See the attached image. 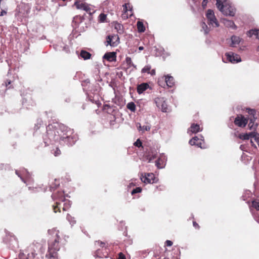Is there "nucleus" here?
I'll return each instance as SVG.
<instances>
[{
  "label": "nucleus",
  "mask_w": 259,
  "mask_h": 259,
  "mask_svg": "<svg viewBox=\"0 0 259 259\" xmlns=\"http://www.w3.org/2000/svg\"><path fill=\"white\" fill-rule=\"evenodd\" d=\"M47 135L42 138V142L37 146V148L49 146L52 141L58 142L61 144L63 138L66 135V133H72L70 128L61 123H57L54 126L49 124L48 127H47Z\"/></svg>",
  "instance_id": "obj_1"
},
{
  "label": "nucleus",
  "mask_w": 259,
  "mask_h": 259,
  "mask_svg": "<svg viewBox=\"0 0 259 259\" xmlns=\"http://www.w3.org/2000/svg\"><path fill=\"white\" fill-rule=\"evenodd\" d=\"M200 131H201V130H200V126L197 123H192L191 124L190 128L188 129V133H189L190 132H191L192 133H197Z\"/></svg>",
  "instance_id": "obj_17"
},
{
  "label": "nucleus",
  "mask_w": 259,
  "mask_h": 259,
  "mask_svg": "<svg viewBox=\"0 0 259 259\" xmlns=\"http://www.w3.org/2000/svg\"><path fill=\"white\" fill-rule=\"evenodd\" d=\"M42 122V120L41 119H37V123L35 124L34 129L35 131L38 130L40 126L41 123Z\"/></svg>",
  "instance_id": "obj_42"
},
{
  "label": "nucleus",
  "mask_w": 259,
  "mask_h": 259,
  "mask_svg": "<svg viewBox=\"0 0 259 259\" xmlns=\"http://www.w3.org/2000/svg\"><path fill=\"white\" fill-rule=\"evenodd\" d=\"M142 189L141 187H136V188H134V189H133V190L131 192V194L132 195H134L135 194L140 193L142 191Z\"/></svg>",
  "instance_id": "obj_38"
},
{
  "label": "nucleus",
  "mask_w": 259,
  "mask_h": 259,
  "mask_svg": "<svg viewBox=\"0 0 259 259\" xmlns=\"http://www.w3.org/2000/svg\"><path fill=\"white\" fill-rule=\"evenodd\" d=\"M173 259H180L181 251L179 248H174L172 250Z\"/></svg>",
  "instance_id": "obj_21"
},
{
  "label": "nucleus",
  "mask_w": 259,
  "mask_h": 259,
  "mask_svg": "<svg viewBox=\"0 0 259 259\" xmlns=\"http://www.w3.org/2000/svg\"><path fill=\"white\" fill-rule=\"evenodd\" d=\"M88 98H89V100L91 101V102H92V103H94L95 102L96 103V101H95L94 99H92L91 98H90L89 96H88Z\"/></svg>",
  "instance_id": "obj_64"
},
{
  "label": "nucleus",
  "mask_w": 259,
  "mask_h": 259,
  "mask_svg": "<svg viewBox=\"0 0 259 259\" xmlns=\"http://www.w3.org/2000/svg\"><path fill=\"white\" fill-rule=\"evenodd\" d=\"M134 145L136 147L138 148H143V146L142 145V142L140 139L137 140V141L134 143Z\"/></svg>",
  "instance_id": "obj_37"
},
{
  "label": "nucleus",
  "mask_w": 259,
  "mask_h": 259,
  "mask_svg": "<svg viewBox=\"0 0 259 259\" xmlns=\"http://www.w3.org/2000/svg\"><path fill=\"white\" fill-rule=\"evenodd\" d=\"M238 138L240 139H241V140H249V137H248V133H247L240 134L239 135V136H238Z\"/></svg>",
  "instance_id": "obj_32"
},
{
  "label": "nucleus",
  "mask_w": 259,
  "mask_h": 259,
  "mask_svg": "<svg viewBox=\"0 0 259 259\" xmlns=\"http://www.w3.org/2000/svg\"><path fill=\"white\" fill-rule=\"evenodd\" d=\"M250 144H251V145L252 146V147H253L256 149L257 148L256 145L253 143V142L252 141V140H250Z\"/></svg>",
  "instance_id": "obj_57"
},
{
  "label": "nucleus",
  "mask_w": 259,
  "mask_h": 259,
  "mask_svg": "<svg viewBox=\"0 0 259 259\" xmlns=\"http://www.w3.org/2000/svg\"><path fill=\"white\" fill-rule=\"evenodd\" d=\"M126 108L132 112H135L136 109V105L135 103L131 102L127 103Z\"/></svg>",
  "instance_id": "obj_29"
},
{
  "label": "nucleus",
  "mask_w": 259,
  "mask_h": 259,
  "mask_svg": "<svg viewBox=\"0 0 259 259\" xmlns=\"http://www.w3.org/2000/svg\"><path fill=\"white\" fill-rule=\"evenodd\" d=\"M248 35L250 37H251L253 35L256 36V38L259 37V29H251L249 30L248 31Z\"/></svg>",
  "instance_id": "obj_26"
},
{
  "label": "nucleus",
  "mask_w": 259,
  "mask_h": 259,
  "mask_svg": "<svg viewBox=\"0 0 259 259\" xmlns=\"http://www.w3.org/2000/svg\"><path fill=\"white\" fill-rule=\"evenodd\" d=\"M107 252H106L105 253H102V251L101 249H99L96 250L94 256L96 257L103 258L107 257Z\"/></svg>",
  "instance_id": "obj_23"
},
{
  "label": "nucleus",
  "mask_w": 259,
  "mask_h": 259,
  "mask_svg": "<svg viewBox=\"0 0 259 259\" xmlns=\"http://www.w3.org/2000/svg\"><path fill=\"white\" fill-rule=\"evenodd\" d=\"M6 14V12L4 10H2L1 11H0V16H2L4 14Z\"/></svg>",
  "instance_id": "obj_58"
},
{
  "label": "nucleus",
  "mask_w": 259,
  "mask_h": 259,
  "mask_svg": "<svg viewBox=\"0 0 259 259\" xmlns=\"http://www.w3.org/2000/svg\"><path fill=\"white\" fill-rule=\"evenodd\" d=\"M161 110L163 112H166L167 111V104L165 100L164 101L163 104L160 106Z\"/></svg>",
  "instance_id": "obj_40"
},
{
  "label": "nucleus",
  "mask_w": 259,
  "mask_h": 259,
  "mask_svg": "<svg viewBox=\"0 0 259 259\" xmlns=\"http://www.w3.org/2000/svg\"><path fill=\"white\" fill-rule=\"evenodd\" d=\"M258 133H256L255 131L254 130L253 132H251L250 133H248L249 139L250 138H254V140L255 141V138L258 137Z\"/></svg>",
  "instance_id": "obj_34"
},
{
  "label": "nucleus",
  "mask_w": 259,
  "mask_h": 259,
  "mask_svg": "<svg viewBox=\"0 0 259 259\" xmlns=\"http://www.w3.org/2000/svg\"><path fill=\"white\" fill-rule=\"evenodd\" d=\"M250 211H251V213L254 217V220L259 223V216L257 214H256L254 213V212L252 211V209L250 208Z\"/></svg>",
  "instance_id": "obj_45"
},
{
  "label": "nucleus",
  "mask_w": 259,
  "mask_h": 259,
  "mask_svg": "<svg viewBox=\"0 0 259 259\" xmlns=\"http://www.w3.org/2000/svg\"><path fill=\"white\" fill-rule=\"evenodd\" d=\"M193 226L195 228H197V229H199V225L195 221H193Z\"/></svg>",
  "instance_id": "obj_55"
},
{
  "label": "nucleus",
  "mask_w": 259,
  "mask_h": 259,
  "mask_svg": "<svg viewBox=\"0 0 259 259\" xmlns=\"http://www.w3.org/2000/svg\"><path fill=\"white\" fill-rule=\"evenodd\" d=\"M218 1L216 4L217 8L221 11L223 15L226 16L234 17L235 15L236 9L234 6L229 3L220 4Z\"/></svg>",
  "instance_id": "obj_2"
},
{
  "label": "nucleus",
  "mask_w": 259,
  "mask_h": 259,
  "mask_svg": "<svg viewBox=\"0 0 259 259\" xmlns=\"http://www.w3.org/2000/svg\"><path fill=\"white\" fill-rule=\"evenodd\" d=\"M96 80H98L99 81H101L102 79L101 78L100 76L99 75H97V78H96Z\"/></svg>",
  "instance_id": "obj_62"
},
{
  "label": "nucleus",
  "mask_w": 259,
  "mask_h": 259,
  "mask_svg": "<svg viewBox=\"0 0 259 259\" xmlns=\"http://www.w3.org/2000/svg\"><path fill=\"white\" fill-rule=\"evenodd\" d=\"M114 28L117 31V32L119 34H122L123 32V26L122 24L116 22Z\"/></svg>",
  "instance_id": "obj_25"
},
{
  "label": "nucleus",
  "mask_w": 259,
  "mask_h": 259,
  "mask_svg": "<svg viewBox=\"0 0 259 259\" xmlns=\"http://www.w3.org/2000/svg\"><path fill=\"white\" fill-rule=\"evenodd\" d=\"M137 28L139 32L142 33L145 31V27L143 24V23L141 21L137 22Z\"/></svg>",
  "instance_id": "obj_27"
},
{
  "label": "nucleus",
  "mask_w": 259,
  "mask_h": 259,
  "mask_svg": "<svg viewBox=\"0 0 259 259\" xmlns=\"http://www.w3.org/2000/svg\"><path fill=\"white\" fill-rule=\"evenodd\" d=\"M206 17L209 21V24L212 25L215 24L217 27L219 26V23L214 15L213 10L208 9L206 13Z\"/></svg>",
  "instance_id": "obj_10"
},
{
  "label": "nucleus",
  "mask_w": 259,
  "mask_h": 259,
  "mask_svg": "<svg viewBox=\"0 0 259 259\" xmlns=\"http://www.w3.org/2000/svg\"><path fill=\"white\" fill-rule=\"evenodd\" d=\"M164 100L165 99L163 97H157L154 99V102L156 104V106L160 108L161 105L163 103Z\"/></svg>",
  "instance_id": "obj_28"
},
{
  "label": "nucleus",
  "mask_w": 259,
  "mask_h": 259,
  "mask_svg": "<svg viewBox=\"0 0 259 259\" xmlns=\"http://www.w3.org/2000/svg\"><path fill=\"white\" fill-rule=\"evenodd\" d=\"M84 20V17L83 16H76L73 18V20L72 21V24L73 23H75V27H77L80 23H82Z\"/></svg>",
  "instance_id": "obj_20"
},
{
  "label": "nucleus",
  "mask_w": 259,
  "mask_h": 259,
  "mask_svg": "<svg viewBox=\"0 0 259 259\" xmlns=\"http://www.w3.org/2000/svg\"><path fill=\"white\" fill-rule=\"evenodd\" d=\"M70 207V203L69 201L64 203V206L63 209L64 211H66Z\"/></svg>",
  "instance_id": "obj_43"
},
{
  "label": "nucleus",
  "mask_w": 259,
  "mask_h": 259,
  "mask_svg": "<svg viewBox=\"0 0 259 259\" xmlns=\"http://www.w3.org/2000/svg\"><path fill=\"white\" fill-rule=\"evenodd\" d=\"M59 185V184L51 185L50 187V191H52L55 190L58 187Z\"/></svg>",
  "instance_id": "obj_46"
},
{
  "label": "nucleus",
  "mask_w": 259,
  "mask_h": 259,
  "mask_svg": "<svg viewBox=\"0 0 259 259\" xmlns=\"http://www.w3.org/2000/svg\"><path fill=\"white\" fill-rule=\"evenodd\" d=\"M201 26L202 29L204 31L205 34H207L209 32L210 29L208 28L207 25L205 24V22H202L201 24Z\"/></svg>",
  "instance_id": "obj_35"
},
{
  "label": "nucleus",
  "mask_w": 259,
  "mask_h": 259,
  "mask_svg": "<svg viewBox=\"0 0 259 259\" xmlns=\"http://www.w3.org/2000/svg\"><path fill=\"white\" fill-rule=\"evenodd\" d=\"M56 231V229L54 228L51 230V229L48 230V232L49 234L53 235L55 233Z\"/></svg>",
  "instance_id": "obj_49"
},
{
  "label": "nucleus",
  "mask_w": 259,
  "mask_h": 259,
  "mask_svg": "<svg viewBox=\"0 0 259 259\" xmlns=\"http://www.w3.org/2000/svg\"><path fill=\"white\" fill-rule=\"evenodd\" d=\"M230 40L231 41V44L230 45V46L231 47H235L236 45H239L242 40V38H241L239 36L233 35L231 36L230 38Z\"/></svg>",
  "instance_id": "obj_16"
},
{
  "label": "nucleus",
  "mask_w": 259,
  "mask_h": 259,
  "mask_svg": "<svg viewBox=\"0 0 259 259\" xmlns=\"http://www.w3.org/2000/svg\"><path fill=\"white\" fill-rule=\"evenodd\" d=\"M90 83V80L89 79H85L84 80L83 82L82 83L81 85L82 86H84V83H86V84H88V83Z\"/></svg>",
  "instance_id": "obj_56"
},
{
  "label": "nucleus",
  "mask_w": 259,
  "mask_h": 259,
  "mask_svg": "<svg viewBox=\"0 0 259 259\" xmlns=\"http://www.w3.org/2000/svg\"><path fill=\"white\" fill-rule=\"evenodd\" d=\"M61 153V151L58 148L57 149L56 151L54 153V155L55 156H57L59 155Z\"/></svg>",
  "instance_id": "obj_53"
},
{
  "label": "nucleus",
  "mask_w": 259,
  "mask_h": 259,
  "mask_svg": "<svg viewBox=\"0 0 259 259\" xmlns=\"http://www.w3.org/2000/svg\"><path fill=\"white\" fill-rule=\"evenodd\" d=\"M107 15L104 13H101L99 16V21L100 23H104L106 21Z\"/></svg>",
  "instance_id": "obj_31"
},
{
  "label": "nucleus",
  "mask_w": 259,
  "mask_h": 259,
  "mask_svg": "<svg viewBox=\"0 0 259 259\" xmlns=\"http://www.w3.org/2000/svg\"><path fill=\"white\" fill-rule=\"evenodd\" d=\"M137 127L139 131L145 132V131H149L150 130V126L148 125L141 126L140 123H137Z\"/></svg>",
  "instance_id": "obj_24"
},
{
  "label": "nucleus",
  "mask_w": 259,
  "mask_h": 259,
  "mask_svg": "<svg viewBox=\"0 0 259 259\" xmlns=\"http://www.w3.org/2000/svg\"><path fill=\"white\" fill-rule=\"evenodd\" d=\"M11 83V80H7V81L6 82V86L7 87L8 85L10 84Z\"/></svg>",
  "instance_id": "obj_61"
},
{
  "label": "nucleus",
  "mask_w": 259,
  "mask_h": 259,
  "mask_svg": "<svg viewBox=\"0 0 259 259\" xmlns=\"http://www.w3.org/2000/svg\"><path fill=\"white\" fill-rule=\"evenodd\" d=\"M150 73L151 75H154L155 74V70L154 69H152L150 72Z\"/></svg>",
  "instance_id": "obj_60"
},
{
  "label": "nucleus",
  "mask_w": 259,
  "mask_h": 259,
  "mask_svg": "<svg viewBox=\"0 0 259 259\" xmlns=\"http://www.w3.org/2000/svg\"><path fill=\"white\" fill-rule=\"evenodd\" d=\"M56 238L53 241L48 242L49 253L46 254V257L50 258L54 257L55 254H56L57 251H58L60 249L59 246L60 236L58 233L56 234Z\"/></svg>",
  "instance_id": "obj_3"
},
{
  "label": "nucleus",
  "mask_w": 259,
  "mask_h": 259,
  "mask_svg": "<svg viewBox=\"0 0 259 259\" xmlns=\"http://www.w3.org/2000/svg\"><path fill=\"white\" fill-rule=\"evenodd\" d=\"M199 140V138L197 136H195L193 137L189 142V143L191 145H196L198 146V147H200L201 148H202L201 146V142H197Z\"/></svg>",
  "instance_id": "obj_19"
},
{
  "label": "nucleus",
  "mask_w": 259,
  "mask_h": 259,
  "mask_svg": "<svg viewBox=\"0 0 259 259\" xmlns=\"http://www.w3.org/2000/svg\"><path fill=\"white\" fill-rule=\"evenodd\" d=\"M164 159L159 158L155 161V165L159 169H161L165 166V162L164 161L165 156L164 155Z\"/></svg>",
  "instance_id": "obj_18"
},
{
  "label": "nucleus",
  "mask_w": 259,
  "mask_h": 259,
  "mask_svg": "<svg viewBox=\"0 0 259 259\" xmlns=\"http://www.w3.org/2000/svg\"><path fill=\"white\" fill-rule=\"evenodd\" d=\"M255 142L257 143L258 146L259 147V133L258 135V137L255 138Z\"/></svg>",
  "instance_id": "obj_59"
},
{
  "label": "nucleus",
  "mask_w": 259,
  "mask_h": 259,
  "mask_svg": "<svg viewBox=\"0 0 259 259\" xmlns=\"http://www.w3.org/2000/svg\"><path fill=\"white\" fill-rule=\"evenodd\" d=\"M228 62L233 64L237 63L241 61V58L239 55L232 52L225 53Z\"/></svg>",
  "instance_id": "obj_9"
},
{
  "label": "nucleus",
  "mask_w": 259,
  "mask_h": 259,
  "mask_svg": "<svg viewBox=\"0 0 259 259\" xmlns=\"http://www.w3.org/2000/svg\"><path fill=\"white\" fill-rule=\"evenodd\" d=\"M158 83L160 86H162V83H163V82L161 83V81L159 80H158ZM164 83H166L168 88H171L175 84L174 78L168 74L165 75L164 84Z\"/></svg>",
  "instance_id": "obj_11"
},
{
  "label": "nucleus",
  "mask_w": 259,
  "mask_h": 259,
  "mask_svg": "<svg viewBox=\"0 0 259 259\" xmlns=\"http://www.w3.org/2000/svg\"><path fill=\"white\" fill-rule=\"evenodd\" d=\"M127 5H128V4L125 3L123 5V11H124V12H126L128 11L127 7Z\"/></svg>",
  "instance_id": "obj_54"
},
{
  "label": "nucleus",
  "mask_w": 259,
  "mask_h": 259,
  "mask_svg": "<svg viewBox=\"0 0 259 259\" xmlns=\"http://www.w3.org/2000/svg\"><path fill=\"white\" fill-rule=\"evenodd\" d=\"M103 59L108 62L115 61L116 60V53L115 52H106L103 56Z\"/></svg>",
  "instance_id": "obj_12"
},
{
  "label": "nucleus",
  "mask_w": 259,
  "mask_h": 259,
  "mask_svg": "<svg viewBox=\"0 0 259 259\" xmlns=\"http://www.w3.org/2000/svg\"><path fill=\"white\" fill-rule=\"evenodd\" d=\"M118 259H126L125 255L122 252H119L118 253Z\"/></svg>",
  "instance_id": "obj_47"
},
{
  "label": "nucleus",
  "mask_w": 259,
  "mask_h": 259,
  "mask_svg": "<svg viewBox=\"0 0 259 259\" xmlns=\"http://www.w3.org/2000/svg\"><path fill=\"white\" fill-rule=\"evenodd\" d=\"M208 3V0H203L202 3V6L204 9L207 6V4Z\"/></svg>",
  "instance_id": "obj_50"
},
{
  "label": "nucleus",
  "mask_w": 259,
  "mask_h": 259,
  "mask_svg": "<svg viewBox=\"0 0 259 259\" xmlns=\"http://www.w3.org/2000/svg\"><path fill=\"white\" fill-rule=\"evenodd\" d=\"M149 88L150 86L148 83L143 82L137 85V91L139 94H141Z\"/></svg>",
  "instance_id": "obj_15"
},
{
  "label": "nucleus",
  "mask_w": 259,
  "mask_h": 259,
  "mask_svg": "<svg viewBox=\"0 0 259 259\" xmlns=\"http://www.w3.org/2000/svg\"><path fill=\"white\" fill-rule=\"evenodd\" d=\"M244 148H245V145H241L240 146V149L243 151H244Z\"/></svg>",
  "instance_id": "obj_63"
},
{
  "label": "nucleus",
  "mask_w": 259,
  "mask_h": 259,
  "mask_svg": "<svg viewBox=\"0 0 259 259\" xmlns=\"http://www.w3.org/2000/svg\"><path fill=\"white\" fill-rule=\"evenodd\" d=\"M151 66L149 65L145 66L141 70L142 73L147 72L148 74L150 73V70Z\"/></svg>",
  "instance_id": "obj_39"
},
{
  "label": "nucleus",
  "mask_w": 259,
  "mask_h": 259,
  "mask_svg": "<svg viewBox=\"0 0 259 259\" xmlns=\"http://www.w3.org/2000/svg\"><path fill=\"white\" fill-rule=\"evenodd\" d=\"M66 218L67 220L70 223V224H72V225L75 224L76 221L74 220V218L72 217L69 214H67Z\"/></svg>",
  "instance_id": "obj_36"
},
{
  "label": "nucleus",
  "mask_w": 259,
  "mask_h": 259,
  "mask_svg": "<svg viewBox=\"0 0 259 259\" xmlns=\"http://www.w3.org/2000/svg\"><path fill=\"white\" fill-rule=\"evenodd\" d=\"M246 111L251 116L249 119V122L248 125V128L250 130L253 129L254 131H255L258 125L257 123H256L255 125H254V121L257 119V117L256 116V110L253 109L246 108Z\"/></svg>",
  "instance_id": "obj_4"
},
{
  "label": "nucleus",
  "mask_w": 259,
  "mask_h": 259,
  "mask_svg": "<svg viewBox=\"0 0 259 259\" xmlns=\"http://www.w3.org/2000/svg\"><path fill=\"white\" fill-rule=\"evenodd\" d=\"M249 118L248 117H245L242 114L237 115L234 120V123L240 127H245L248 123Z\"/></svg>",
  "instance_id": "obj_8"
},
{
  "label": "nucleus",
  "mask_w": 259,
  "mask_h": 259,
  "mask_svg": "<svg viewBox=\"0 0 259 259\" xmlns=\"http://www.w3.org/2000/svg\"><path fill=\"white\" fill-rule=\"evenodd\" d=\"M56 204H57V206L53 205V209H54V212L55 213H56L57 212V211H59V212H60V207H59V205H60L61 204V203L59 202H56Z\"/></svg>",
  "instance_id": "obj_44"
},
{
  "label": "nucleus",
  "mask_w": 259,
  "mask_h": 259,
  "mask_svg": "<svg viewBox=\"0 0 259 259\" xmlns=\"http://www.w3.org/2000/svg\"><path fill=\"white\" fill-rule=\"evenodd\" d=\"M119 43V37L118 35L109 34L106 36L105 45L112 47H116Z\"/></svg>",
  "instance_id": "obj_6"
},
{
  "label": "nucleus",
  "mask_w": 259,
  "mask_h": 259,
  "mask_svg": "<svg viewBox=\"0 0 259 259\" xmlns=\"http://www.w3.org/2000/svg\"><path fill=\"white\" fill-rule=\"evenodd\" d=\"M144 101L143 100H139L136 102V107L139 108V111L142 110L144 108Z\"/></svg>",
  "instance_id": "obj_33"
},
{
  "label": "nucleus",
  "mask_w": 259,
  "mask_h": 259,
  "mask_svg": "<svg viewBox=\"0 0 259 259\" xmlns=\"http://www.w3.org/2000/svg\"><path fill=\"white\" fill-rule=\"evenodd\" d=\"M74 5L77 9H82L88 12L90 15H92V13L90 12L91 9L85 3L79 4L78 1L74 3Z\"/></svg>",
  "instance_id": "obj_14"
},
{
  "label": "nucleus",
  "mask_w": 259,
  "mask_h": 259,
  "mask_svg": "<svg viewBox=\"0 0 259 259\" xmlns=\"http://www.w3.org/2000/svg\"><path fill=\"white\" fill-rule=\"evenodd\" d=\"M251 206L256 210L259 211V200L255 199L252 201Z\"/></svg>",
  "instance_id": "obj_30"
},
{
  "label": "nucleus",
  "mask_w": 259,
  "mask_h": 259,
  "mask_svg": "<svg viewBox=\"0 0 259 259\" xmlns=\"http://www.w3.org/2000/svg\"><path fill=\"white\" fill-rule=\"evenodd\" d=\"M172 242L170 240H167L165 242V245H166L167 246H171L172 245Z\"/></svg>",
  "instance_id": "obj_48"
},
{
  "label": "nucleus",
  "mask_w": 259,
  "mask_h": 259,
  "mask_svg": "<svg viewBox=\"0 0 259 259\" xmlns=\"http://www.w3.org/2000/svg\"><path fill=\"white\" fill-rule=\"evenodd\" d=\"M77 141V138L75 136H69L68 133L65 135L61 142V145L65 146L67 145L69 147L73 146Z\"/></svg>",
  "instance_id": "obj_7"
},
{
  "label": "nucleus",
  "mask_w": 259,
  "mask_h": 259,
  "mask_svg": "<svg viewBox=\"0 0 259 259\" xmlns=\"http://www.w3.org/2000/svg\"><path fill=\"white\" fill-rule=\"evenodd\" d=\"M222 22L226 27L233 30H236L237 29V26L232 20H229L227 18H222Z\"/></svg>",
  "instance_id": "obj_13"
},
{
  "label": "nucleus",
  "mask_w": 259,
  "mask_h": 259,
  "mask_svg": "<svg viewBox=\"0 0 259 259\" xmlns=\"http://www.w3.org/2000/svg\"><path fill=\"white\" fill-rule=\"evenodd\" d=\"M140 179L142 182L145 184L156 183L158 181V179L153 173L142 174L140 177Z\"/></svg>",
  "instance_id": "obj_5"
},
{
  "label": "nucleus",
  "mask_w": 259,
  "mask_h": 259,
  "mask_svg": "<svg viewBox=\"0 0 259 259\" xmlns=\"http://www.w3.org/2000/svg\"><path fill=\"white\" fill-rule=\"evenodd\" d=\"M15 173L20 178V179H21V180L23 181V182H25L23 178H22V177L21 176V175L19 174V172L18 170H16L15 171Z\"/></svg>",
  "instance_id": "obj_52"
},
{
  "label": "nucleus",
  "mask_w": 259,
  "mask_h": 259,
  "mask_svg": "<svg viewBox=\"0 0 259 259\" xmlns=\"http://www.w3.org/2000/svg\"><path fill=\"white\" fill-rule=\"evenodd\" d=\"M79 56L85 60L89 59L91 58V54L90 53L85 50H81Z\"/></svg>",
  "instance_id": "obj_22"
},
{
  "label": "nucleus",
  "mask_w": 259,
  "mask_h": 259,
  "mask_svg": "<svg viewBox=\"0 0 259 259\" xmlns=\"http://www.w3.org/2000/svg\"><path fill=\"white\" fill-rule=\"evenodd\" d=\"M96 242H98L99 244V245L101 247L103 248L105 246V242L99 241V240L96 241Z\"/></svg>",
  "instance_id": "obj_51"
},
{
  "label": "nucleus",
  "mask_w": 259,
  "mask_h": 259,
  "mask_svg": "<svg viewBox=\"0 0 259 259\" xmlns=\"http://www.w3.org/2000/svg\"><path fill=\"white\" fill-rule=\"evenodd\" d=\"M125 61L128 65L132 66L135 68L136 67V66L133 63L132 59L130 57H127L125 59Z\"/></svg>",
  "instance_id": "obj_41"
}]
</instances>
